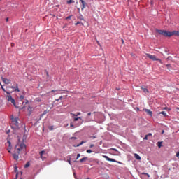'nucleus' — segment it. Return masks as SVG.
Returning a JSON list of instances; mask_svg holds the SVG:
<instances>
[{
    "label": "nucleus",
    "instance_id": "1",
    "mask_svg": "<svg viewBox=\"0 0 179 179\" xmlns=\"http://www.w3.org/2000/svg\"><path fill=\"white\" fill-rule=\"evenodd\" d=\"M26 150V145L24 143L17 144L15 147V152L13 154V157L15 160H19V155L20 152Z\"/></svg>",
    "mask_w": 179,
    "mask_h": 179
},
{
    "label": "nucleus",
    "instance_id": "2",
    "mask_svg": "<svg viewBox=\"0 0 179 179\" xmlns=\"http://www.w3.org/2000/svg\"><path fill=\"white\" fill-rule=\"evenodd\" d=\"M157 33L161 34V36H164V37H171V36H178V31H168L166 30H160L156 29Z\"/></svg>",
    "mask_w": 179,
    "mask_h": 179
},
{
    "label": "nucleus",
    "instance_id": "3",
    "mask_svg": "<svg viewBox=\"0 0 179 179\" xmlns=\"http://www.w3.org/2000/svg\"><path fill=\"white\" fill-rule=\"evenodd\" d=\"M0 86L1 87L3 92H5L8 94L6 96L7 101H10V103H12V104H13V106L16 107V101H15V99L12 98V95H10V93L4 89L2 84L0 83Z\"/></svg>",
    "mask_w": 179,
    "mask_h": 179
},
{
    "label": "nucleus",
    "instance_id": "4",
    "mask_svg": "<svg viewBox=\"0 0 179 179\" xmlns=\"http://www.w3.org/2000/svg\"><path fill=\"white\" fill-rule=\"evenodd\" d=\"M0 86L1 87L3 92H5L8 94L6 96L7 101H10V103H12V104H13V106L16 107V101H15V99L12 98V95H10V93L4 89L2 84L0 83Z\"/></svg>",
    "mask_w": 179,
    "mask_h": 179
},
{
    "label": "nucleus",
    "instance_id": "5",
    "mask_svg": "<svg viewBox=\"0 0 179 179\" xmlns=\"http://www.w3.org/2000/svg\"><path fill=\"white\" fill-rule=\"evenodd\" d=\"M145 55L148 58L152 59V61H159V62H162V59L157 58L155 55H152L149 53H146Z\"/></svg>",
    "mask_w": 179,
    "mask_h": 179
},
{
    "label": "nucleus",
    "instance_id": "6",
    "mask_svg": "<svg viewBox=\"0 0 179 179\" xmlns=\"http://www.w3.org/2000/svg\"><path fill=\"white\" fill-rule=\"evenodd\" d=\"M103 157H104V159L108 160V162H113V163H118V164H122V163H121L120 162H118V161L115 160V159L110 158L107 155H103Z\"/></svg>",
    "mask_w": 179,
    "mask_h": 179
},
{
    "label": "nucleus",
    "instance_id": "7",
    "mask_svg": "<svg viewBox=\"0 0 179 179\" xmlns=\"http://www.w3.org/2000/svg\"><path fill=\"white\" fill-rule=\"evenodd\" d=\"M11 120H12L13 125H15L17 128H19V122H17L18 118L17 117L14 118L13 116H11Z\"/></svg>",
    "mask_w": 179,
    "mask_h": 179
},
{
    "label": "nucleus",
    "instance_id": "8",
    "mask_svg": "<svg viewBox=\"0 0 179 179\" xmlns=\"http://www.w3.org/2000/svg\"><path fill=\"white\" fill-rule=\"evenodd\" d=\"M80 2L81 3V10H83L86 8V5H87V3H86L85 0H80Z\"/></svg>",
    "mask_w": 179,
    "mask_h": 179
},
{
    "label": "nucleus",
    "instance_id": "9",
    "mask_svg": "<svg viewBox=\"0 0 179 179\" xmlns=\"http://www.w3.org/2000/svg\"><path fill=\"white\" fill-rule=\"evenodd\" d=\"M6 146L8 147V153H10V150L12 149V143H10V141H8L7 143H6Z\"/></svg>",
    "mask_w": 179,
    "mask_h": 179
},
{
    "label": "nucleus",
    "instance_id": "10",
    "mask_svg": "<svg viewBox=\"0 0 179 179\" xmlns=\"http://www.w3.org/2000/svg\"><path fill=\"white\" fill-rule=\"evenodd\" d=\"M1 80L2 82H3V83H5V85H9V83H10V80L5 78L3 77L1 78Z\"/></svg>",
    "mask_w": 179,
    "mask_h": 179
},
{
    "label": "nucleus",
    "instance_id": "11",
    "mask_svg": "<svg viewBox=\"0 0 179 179\" xmlns=\"http://www.w3.org/2000/svg\"><path fill=\"white\" fill-rule=\"evenodd\" d=\"M143 111H145L146 113L148 114V115H150V117H152V115H153V112H152L149 109H143Z\"/></svg>",
    "mask_w": 179,
    "mask_h": 179
},
{
    "label": "nucleus",
    "instance_id": "12",
    "mask_svg": "<svg viewBox=\"0 0 179 179\" xmlns=\"http://www.w3.org/2000/svg\"><path fill=\"white\" fill-rule=\"evenodd\" d=\"M27 110L29 112V115H31V113H33V108H31V106H29Z\"/></svg>",
    "mask_w": 179,
    "mask_h": 179
},
{
    "label": "nucleus",
    "instance_id": "13",
    "mask_svg": "<svg viewBox=\"0 0 179 179\" xmlns=\"http://www.w3.org/2000/svg\"><path fill=\"white\" fill-rule=\"evenodd\" d=\"M141 89H142L143 92H144V93H149V90H148V88L141 87Z\"/></svg>",
    "mask_w": 179,
    "mask_h": 179
},
{
    "label": "nucleus",
    "instance_id": "14",
    "mask_svg": "<svg viewBox=\"0 0 179 179\" xmlns=\"http://www.w3.org/2000/svg\"><path fill=\"white\" fill-rule=\"evenodd\" d=\"M134 157L136 159V160H141V156L138 154H134Z\"/></svg>",
    "mask_w": 179,
    "mask_h": 179
},
{
    "label": "nucleus",
    "instance_id": "15",
    "mask_svg": "<svg viewBox=\"0 0 179 179\" xmlns=\"http://www.w3.org/2000/svg\"><path fill=\"white\" fill-rule=\"evenodd\" d=\"M87 160V157H83L81 159H80V163H83V162H86Z\"/></svg>",
    "mask_w": 179,
    "mask_h": 179
},
{
    "label": "nucleus",
    "instance_id": "16",
    "mask_svg": "<svg viewBox=\"0 0 179 179\" xmlns=\"http://www.w3.org/2000/svg\"><path fill=\"white\" fill-rule=\"evenodd\" d=\"M83 143H86V141H81L79 144H78L76 145V147L79 148V146H82V145H83Z\"/></svg>",
    "mask_w": 179,
    "mask_h": 179
},
{
    "label": "nucleus",
    "instance_id": "17",
    "mask_svg": "<svg viewBox=\"0 0 179 179\" xmlns=\"http://www.w3.org/2000/svg\"><path fill=\"white\" fill-rule=\"evenodd\" d=\"M54 92H57V93H55V94H59L58 92H62V90H52L51 91L52 93H53Z\"/></svg>",
    "mask_w": 179,
    "mask_h": 179
},
{
    "label": "nucleus",
    "instance_id": "18",
    "mask_svg": "<svg viewBox=\"0 0 179 179\" xmlns=\"http://www.w3.org/2000/svg\"><path fill=\"white\" fill-rule=\"evenodd\" d=\"M159 114H162V115H164V117H167V113L164 111H162Z\"/></svg>",
    "mask_w": 179,
    "mask_h": 179
},
{
    "label": "nucleus",
    "instance_id": "19",
    "mask_svg": "<svg viewBox=\"0 0 179 179\" xmlns=\"http://www.w3.org/2000/svg\"><path fill=\"white\" fill-rule=\"evenodd\" d=\"M162 143H163V142H162V141H159L157 143L159 149H160V148H162Z\"/></svg>",
    "mask_w": 179,
    "mask_h": 179
},
{
    "label": "nucleus",
    "instance_id": "20",
    "mask_svg": "<svg viewBox=\"0 0 179 179\" xmlns=\"http://www.w3.org/2000/svg\"><path fill=\"white\" fill-rule=\"evenodd\" d=\"M27 167H30V162H27L26 164L24 165L25 169H27Z\"/></svg>",
    "mask_w": 179,
    "mask_h": 179
},
{
    "label": "nucleus",
    "instance_id": "21",
    "mask_svg": "<svg viewBox=\"0 0 179 179\" xmlns=\"http://www.w3.org/2000/svg\"><path fill=\"white\" fill-rule=\"evenodd\" d=\"M78 19H79V20H85L83 15L78 17Z\"/></svg>",
    "mask_w": 179,
    "mask_h": 179
},
{
    "label": "nucleus",
    "instance_id": "22",
    "mask_svg": "<svg viewBox=\"0 0 179 179\" xmlns=\"http://www.w3.org/2000/svg\"><path fill=\"white\" fill-rule=\"evenodd\" d=\"M71 17H72V15H69L66 17V20H70V19H71Z\"/></svg>",
    "mask_w": 179,
    "mask_h": 179
},
{
    "label": "nucleus",
    "instance_id": "23",
    "mask_svg": "<svg viewBox=\"0 0 179 179\" xmlns=\"http://www.w3.org/2000/svg\"><path fill=\"white\" fill-rule=\"evenodd\" d=\"M75 24H76V26H78V24H82V26H83V23L80 22H77Z\"/></svg>",
    "mask_w": 179,
    "mask_h": 179
},
{
    "label": "nucleus",
    "instance_id": "24",
    "mask_svg": "<svg viewBox=\"0 0 179 179\" xmlns=\"http://www.w3.org/2000/svg\"><path fill=\"white\" fill-rule=\"evenodd\" d=\"M79 120H82V117H75L74 121H79Z\"/></svg>",
    "mask_w": 179,
    "mask_h": 179
},
{
    "label": "nucleus",
    "instance_id": "25",
    "mask_svg": "<svg viewBox=\"0 0 179 179\" xmlns=\"http://www.w3.org/2000/svg\"><path fill=\"white\" fill-rule=\"evenodd\" d=\"M72 2H73L72 0H69V1H67V4L71 5V3H72Z\"/></svg>",
    "mask_w": 179,
    "mask_h": 179
},
{
    "label": "nucleus",
    "instance_id": "26",
    "mask_svg": "<svg viewBox=\"0 0 179 179\" xmlns=\"http://www.w3.org/2000/svg\"><path fill=\"white\" fill-rule=\"evenodd\" d=\"M15 92H20V90H19V87L17 85L15 90Z\"/></svg>",
    "mask_w": 179,
    "mask_h": 179
},
{
    "label": "nucleus",
    "instance_id": "27",
    "mask_svg": "<svg viewBox=\"0 0 179 179\" xmlns=\"http://www.w3.org/2000/svg\"><path fill=\"white\" fill-rule=\"evenodd\" d=\"M20 100H24V96L21 95V96H20Z\"/></svg>",
    "mask_w": 179,
    "mask_h": 179
},
{
    "label": "nucleus",
    "instance_id": "28",
    "mask_svg": "<svg viewBox=\"0 0 179 179\" xmlns=\"http://www.w3.org/2000/svg\"><path fill=\"white\" fill-rule=\"evenodd\" d=\"M45 152L44 151H41L40 152V155H41V157L43 158V154Z\"/></svg>",
    "mask_w": 179,
    "mask_h": 179
},
{
    "label": "nucleus",
    "instance_id": "29",
    "mask_svg": "<svg viewBox=\"0 0 179 179\" xmlns=\"http://www.w3.org/2000/svg\"><path fill=\"white\" fill-rule=\"evenodd\" d=\"M14 171H15V173H17V166H15V168H14Z\"/></svg>",
    "mask_w": 179,
    "mask_h": 179
},
{
    "label": "nucleus",
    "instance_id": "30",
    "mask_svg": "<svg viewBox=\"0 0 179 179\" xmlns=\"http://www.w3.org/2000/svg\"><path fill=\"white\" fill-rule=\"evenodd\" d=\"M80 112H78V113H76V117H78V116H79V115H80Z\"/></svg>",
    "mask_w": 179,
    "mask_h": 179
},
{
    "label": "nucleus",
    "instance_id": "31",
    "mask_svg": "<svg viewBox=\"0 0 179 179\" xmlns=\"http://www.w3.org/2000/svg\"><path fill=\"white\" fill-rule=\"evenodd\" d=\"M59 100H62V96H60L59 99H56V101H59Z\"/></svg>",
    "mask_w": 179,
    "mask_h": 179
},
{
    "label": "nucleus",
    "instance_id": "32",
    "mask_svg": "<svg viewBox=\"0 0 179 179\" xmlns=\"http://www.w3.org/2000/svg\"><path fill=\"white\" fill-rule=\"evenodd\" d=\"M28 103H29V101L27 100L25 102H23V103H22V105L27 104Z\"/></svg>",
    "mask_w": 179,
    "mask_h": 179
},
{
    "label": "nucleus",
    "instance_id": "33",
    "mask_svg": "<svg viewBox=\"0 0 179 179\" xmlns=\"http://www.w3.org/2000/svg\"><path fill=\"white\" fill-rule=\"evenodd\" d=\"M79 157H80V154L77 155L76 160H78V159H79Z\"/></svg>",
    "mask_w": 179,
    "mask_h": 179
},
{
    "label": "nucleus",
    "instance_id": "34",
    "mask_svg": "<svg viewBox=\"0 0 179 179\" xmlns=\"http://www.w3.org/2000/svg\"><path fill=\"white\" fill-rule=\"evenodd\" d=\"M148 136L146 135V136L144 137V138H143L144 141H148Z\"/></svg>",
    "mask_w": 179,
    "mask_h": 179
},
{
    "label": "nucleus",
    "instance_id": "35",
    "mask_svg": "<svg viewBox=\"0 0 179 179\" xmlns=\"http://www.w3.org/2000/svg\"><path fill=\"white\" fill-rule=\"evenodd\" d=\"M18 176H19V172H17V173H16V175H15V178L17 179Z\"/></svg>",
    "mask_w": 179,
    "mask_h": 179
},
{
    "label": "nucleus",
    "instance_id": "36",
    "mask_svg": "<svg viewBox=\"0 0 179 179\" xmlns=\"http://www.w3.org/2000/svg\"><path fill=\"white\" fill-rule=\"evenodd\" d=\"M87 153H92V150H87Z\"/></svg>",
    "mask_w": 179,
    "mask_h": 179
},
{
    "label": "nucleus",
    "instance_id": "37",
    "mask_svg": "<svg viewBox=\"0 0 179 179\" xmlns=\"http://www.w3.org/2000/svg\"><path fill=\"white\" fill-rule=\"evenodd\" d=\"M71 115H73V117H76V113H71Z\"/></svg>",
    "mask_w": 179,
    "mask_h": 179
},
{
    "label": "nucleus",
    "instance_id": "38",
    "mask_svg": "<svg viewBox=\"0 0 179 179\" xmlns=\"http://www.w3.org/2000/svg\"><path fill=\"white\" fill-rule=\"evenodd\" d=\"M145 176H147V177L149 178V177H150V175H149L148 173H144Z\"/></svg>",
    "mask_w": 179,
    "mask_h": 179
},
{
    "label": "nucleus",
    "instance_id": "39",
    "mask_svg": "<svg viewBox=\"0 0 179 179\" xmlns=\"http://www.w3.org/2000/svg\"><path fill=\"white\" fill-rule=\"evenodd\" d=\"M147 136H152V133H149L148 134H147Z\"/></svg>",
    "mask_w": 179,
    "mask_h": 179
},
{
    "label": "nucleus",
    "instance_id": "40",
    "mask_svg": "<svg viewBox=\"0 0 179 179\" xmlns=\"http://www.w3.org/2000/svg\"><path fill=\"white\" fill-rule=\"evenodd\" d=\"M6 22H9V17L6 18Z\"/></svg>",
    "mask_w": 179,
    "mask_h": 179
},
{
    "label": "nucleus",
    "instance_id": "41",
    "mask_svg": "<svg viewBox=\"0 0 179 179\" xmlns=\"http://www.w3.org/2000/svg\"><path fill=\"white\" fill-rule=\"evenodd\" d=\"M176 157H179V152L176 153Z\"/></svg>",
    "mask_w": 179,
    "mask_h": 179
},
{
    "label": "nucleus",
    "instance_id": "42",
    "mask_svg": "<svg viewBox=\"0 0 179 179\" xmlns=\"http://www.w3.org/2000/svg\"><path fill=\"white\" fill-rule=\"evenodd\" d=\"M68 163L71 164V159L67 160Z\"/></svg>",
    "mask_w": 179,
    "mask_h": 179
},
{
    "label": "nucleus",
    "instance_id": "43",
    "mask_svg": "<svg viewBox=\"0 0 179 179\" xmlns=\"http://www.w3.org/2000/svg\"><path fill=\"white\" fill-rule=\"evenodd\" d=\"M70 127H73V123L71 122V123L70 124Z\"/></svg>",
    "mask_w": 179,
    "mask_h": 179
},
{
    "label": "nucleus",
    "instance_id": "44",
    "mask_svg": "<svg viewBox=\"0 0 179 179\" xmlns=\"http://www.w3.org/2000/svg\"><path fill=\"white\" fill-rule=\"evenodd\" d=\"M94 146V144H91L90 146V148H93Z\"/></svg>",
    "mask_w": 179,
    "mask_h": 179
},
{
    "label": "nucleus",
    "instance_id": "45",
    "mask_svg": "<svg viewBox=\"0 0 179 179\" xmlns=\"http://www.w3.org/2000/svg\"><path fill=\"white\" fill-rule=\"evenodd\" d=\"M112 150H115V152H117V149L115 148H112Z\"/></svg>",
    "mask_w": 179,
    "mask_h": 179
},
{
    "label": "nucleus",
    "instance_id": "46",
    "mask_svg": "<svg viewBox=\"0 0 179 179\" xmlns=\"http://www.w3.org/2000/svg\"><path fill=\"white\" fill-rule=\"evenodd\" d=\"M87 115H92V113H87Z\"/></svg>",
    "mask_w": 179,
    "mask_h": 179
},
{
    "label": "nucleus",
    "instance_id": "47",
    "mask_svg": "<svg viewBox=\"0 0 179 179\" xmlns=\"http://www.w3.org/2000/svg\"><path fill=\"white\" fill-rule=\"evenodd\" d=\"M47 114V111H44L43 115Z\"/></svg>",
    "mask_w": 179,
    "mask_h": 179
},
{
    "label": "nucleus",
    "instance_id": "48",
    "mask_svg": "<svg viewBox=\"0 0 179 179\" xmlns=\"http://www.w3.org/2000/svg\"><path fill=\"white\" fill-rule=\"evenodd\" d=\"M11 89H15V87L12 86V87H11Z\"/></svg>",
    "mask_w": 179,
    "mask_h": 179
},
{
    "label": "nucleus",
    "instance_id": "49",
    "mask_svg": "<svg viewBox=\"0 0 179 179\" xmlns=\"http://www.w3.org/2000/svg\"><path fill=\"white\" fill-rule=\"evenodd\" d=\"M72 139H76V137H73Z\"/></svg>",
    "mask_w": 179,
    "mask_h": 179
},
{
    "label": "nucleus",
    "instance_id": "50",
    "mask_svg": "<svg viewBox=\"0 0 179 179\" xmlns=\"http://www.w3.org/2000/svg\"><path fill=\"white\" fill-rule=\"evenodd\" d=\"M122 43L124 44V40H122Z\"/></svg>",
    "mask_w": 179,
    "mask_h": 179
},
{
    "label": "nucleus",
    "instance_id": "51",
    "mask_svg": "<svg viewBox=\"0 0 179 179\" xmlns=\"http://www.w3.org/2000/svg\"><path fill=\"white\" fill-rule=\"evenodd\" d=\"M166 66H170V64H167Z\"/></svg>",
    "mask_w": 179,
    "mask_h": 179
},
{
    "label": "nucleus",
    "instance_id": "52",
    "mask_svg": "<svg viewBox=\"0 0 179 179\" xmlns=\"http://www.w3.org/2000/svg\"><path fill=\"white\" fill-rule=\"evenodd\" d=\"M46 75H47V76H48V72H47Z\"/></svg>",
    "mask_w": 179,
    "mask_h": 179
},
{
    "label": "nucleus",
    "instance_id": "53",
    "mask_svg": "<svg viewBox=\"0 0 179 179\" xmlns=\"http://www.w3.org/2000/svg\"><path fill=\"white\" fill-rule=\"evenodd\" d=\"M162 134H164V130L162 131Z\"/></svg>",
    "mask_w": 179,
    "mask_h": 179
},
{
    "label": "nucleus",
    "instance_id": "54",
    "mask_svg": "<svg viewBox=\"0 0 179 179\" xmlns=\"http://www.w3.org/2000/svg\"><path fill=\"white\" fill-rule=\"evenodd\" d=\"M151 3H153V1H151Z\"/></svg>",
    "mask_w": 179,
    "mask_h": 179
},
{
    "label": "nucleus",
    "instance_id": "55",
    "mask_svg": "<svg viewBox=\"0 0 179 179\" xmlns=\"http://www.w3.org/2000/svg\"><path fill=\"white\" fill-rule=\"evenodd\" d=\"M20 179H23V178H20Z\"/></svg>",
    "mask_w": 179,
    "mask_h": 179
},
{
    "label": "nucleus",
    "instance_id": "56",
    "mask_svg": "<svg viewBox=\"0 0 179 179\" xmlns=\"http://www.w3.org/2000/svg\"><path fill=\"white\" fill-rule=\"evenodd\" d=\"M15 179H17V178H15Z\"/></svg>",
    "mask_w": 179,
    "mask_h": 179
}]
</instances>
